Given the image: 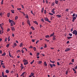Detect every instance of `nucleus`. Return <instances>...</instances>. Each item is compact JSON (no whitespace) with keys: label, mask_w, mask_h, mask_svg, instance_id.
<instances>
[{"label":"nucleus","mask_w":77,"mask_h":77,"mask_svg":"<svg viewBox=\"0 0 77 77\" xmlns=\"http://www.w3.org/2000/svg\"><path fill=\"white\" fill-rule=\"evenodd\" d=\"M73 35H75V36L77 37V31L76 30H74L72 32Z\"/></svg>","instance_id":"obj_1"},{"label":"nucleus","mask_w":77,"mask_h":77,"mask_svg":"<svg viewBox=\"0 0 77 77\" xmlns=\"http://www.w3.org/2000/svg\"><path fill=\"white\" fill-rule=\"evenodd\" d=\"M45 20L46 21H48V22H49V23H51V21H50L49 19H48V18L45 17Z\"/></svg>","instance_id":"obj_2"},{"label":"nucleus","mask_w":77,"mask_h":77,"mask_svg":"<svg viewBox=\"0 0 77 77\" xmlns=\"http://www.w3.org/2000/svg\"><path fill=\"white\" fill-rule=\"evenodd\" d=\"M71 50V49L69 48H66V49L65 50V51L66 52L67 51H69Z\"/></svg>","instance_id":"obj_3"},{"label":"nucleus","mask_w":77,"mask_h":77,"mask_svg":"<svg viewBox=\"0 0 77 77\" xmlns=\"http://www.w3.org/2000/svg\"><path fill=\"white\" fill-rule=\"evenodd\" d=\"M4 25V24L3 23H2V24H0V27H1L2 29V30H3V28H2V26Z\"/></svg>","instance_id":"obj_4"},{"label":"nucleus","mask_w":77,"mask_h":77,"mask_svg":"<svg viewBox=\"0 0 77 77\" xmlns=\"http://www.w3.org/2000/svg\"><path fill=\"white\" fill-rule=\"evenodd\" d=\"M56 35L53 36L52 39H53L54 41H55L56 39Z\"/></svg>","instance_id":"obj_5"},{"label":"nucleus","mask_w":77,"mask_h":77,"mask_svg":"<svg viewBox=\"0 0 77 77\" xmlns=\"http://www.w3.org/2000/svg\"><path fill=\"white\" fill-rule=\"evenodd\" d=\"M54 10H55V9L53 8L51 10L52 12V13H53V14H55V12H54Z\"/></svg>","instance_id":"obj_6"},{"label":"nucleus","mask_w":77,"mask_h":77,"mask_svg":"<svg viewBox=\"0 0 77 77\" xmlns=\"http://www.w3.org/2000/svg\"><path fill=\"white\" fill-rule=\"evenodd\" d=\"M27 23L28 24H29V26H30V21L29 20H27Z\"/></svg>","instance_id":"obj_7"},{"label":"nucleus","mask_w":77,"mask_h":77,"mask_svg":"<svg viewBox=\"0 0 77 77\" xmlns=\"http://www.w3.org/2000/svg\"><path fill=\"white\" fill-rule=\"evenodd\" d=\"M11 29L12 31H15V28H14V27H11Z\"/></svg>","instance_id":"obj_8"},{"label":"nucleus","mask_w":77,"mask_h":77,"mask_svg":"<svg viewBox=\"0 0 77 77\" xmlns=\"http://www.w3.org/2000/svg\"><path fill=\"white\" fill-rule=\"evenodd\" d=\"M44 65L45 66H47V64L46 61L44 62Z\"/></svg>","instance_id":"obj_9"},{"label":"nucleus","mask_w":77,"mask_h":77,"mask_svg":"<svg viewBox=\"0 0 77 77\" xmlns=\"http://www.w3.org/2000/svg\"><path fill=\"white\" fill-rule=\"evenodd\" d=\"M9 56L10 57L13 58V56L11 55V53H10V52L9 51Z\"/></svg>","instance_id":"obj_10"},{"label":"nucleus","mask_w":77,"mask_h":77,"mask_svg":"<svg viewBox=\"0 0 77 77\" xmlns=\"http://www.w3.org/2000/svg\"><path fill=\"white\" fill-rule=\"evenodd\" d=\"M5 72H6V73H9V71L8 69L6 70Z\"/></svg>","instance_id":"obj_11"},{"label":"nucleus","mask_w":77,"mask_h":77,"mask_svg":"<svg viewBox=\"0 0 77 77\" xmlns=\"http://www.w3.org/2000/svg\"><path fill=\"white\" fill-rule=\"evenodd\" d=\"M9 23H12V22L13 21L12 20H10V19H9Z\"/></svg>","instance_id":"obj_12"},{"label":"nucleus","mask_w":77,"mask_h":77,"mask_svg":"<svg viewBox=\"0 0 77 77\" xmlns=\"http://www.w3.org/2000/svg\"><path fill=\"white\" fill-rule=\"evenodd\" d=\"M54 33L53 32V34H51L50 35V37H51V36H54Z\"/></svg>","instance_id":"obj_13"},{"label":"nucleus","mask_w":77,"mask_h":77,"mask_svg":"<svg viewBox=\"0 0 77 77\" xmlns=\"http://www.w3.org/2000/svg\"><path fill=\"white\" fill-rule=\"evenodd\" d=\"M44 8H42L41 10L42 13H43V12H44Z\"/></svg>","instance_id":"obj_14"},{"label":"nucleus","mask_w":77,"mask_h":77,"mask_svg":"<svg viewBox=\"0 0 77 77\" xmlns=\"http://www.w3.org/2000/svg\"><path fill=\"white\" fill-rule=\"evenodd\" d=\"M27 64H28V62L24 63V65H27Z\"/></svg>","instance_id":"obj_15"},{"label":"nucleus","mask_w":77,"mask_h":77,"mask_svg":"<svg viewBox=\"0 0 77 77\" xmlns=\"http://www.w3.org/2000/svg\"><path fill=\"white\" fill-rule=\"evenodd\" d=\"M34 23L37 25H38V22L36 21H34Z\"/></svg>","instance_id":"obj_16"},{"label":"nucleus","mask_w":77,"mask_h":77,"mask_svg":"<svg viewBox=\"0 0 77 77\" xmlns=\"http://www.w3.org/2000/svg\"><path fill=\"white\" fill-rule=\"evenodd\" d=\"M58 2H59V1H57V0H55V3L56 4H58Z\"/></svg>","instance_id":"obj_17"},{"label":"nucleus","mask_w":77,"mask_h":77,"mask_svg":"<svg viewBox=\"0 0 77 77\" xmlns=\"http://www.w3.org/2000/svg\"><path fill=\"white\" fill-rule=\"evenodd\" d=\"M5 55H6V53L5 52H4L3 53V54H2V56H5Z\"/></svg>","instance_id":"obj_18"},{"label":"nucleus","mask_w":77,"mask_h":77,"mask_svg":"<svg viewBox=\"0 0 77 77\" xmlns=\"http://www.w3.org/2000/svg\"><path fill=\"white\" fill-rule=\"evenodd\" d=\"M30 75L31 76H33V75H34V73H31Z\"/></svg>","instance_id":"obj_19"},{"label":"nucleus","mask_w":77,"mask_h":77,"mask_svg":"<svg viewBox=\"0 0 77 77\" xmlns=\"http://www.w3.org/2000/svg\"><path fill=\"white\" fill-rule=\"evenodd\" d=\"M33 49L35 51H36V48L35 47H33Z\"/></svg>","instance_id":"obj_20"},{"label":"nucleus","mask_w":77,"mask_h":77,"mask_svg":"<svg viewBox=\"0 0 77 77\" xmlns=\"http://www.w3.org/2000/svg\"><path fill=\"white\" fill-rule=\"evenodd\" d=\"M3 33V31L2 30L0 31V34H2Z\"/></svg>","instance_id":"obj_21"},{"label":"nucleus","mask_w":77,"mask_h":77,"mask_svg":"<svg viewBox=\"0 0 77 77\" xmlns=\"http://www.w3.org/2000/svg\"><path fill=\"white\" fill-rule=\"evenodd\" d=\"M57 17L59 18H60L61 17V15L58 14L57 15Z\"/></svg>","instance_id":"obj_22"},{"label":"nucleus","mask_w":77,"mask_h":77,"mask_svg":"<svg viewBox=\"0 0 77 77\" xmlns=\"http://www.w3.org/2000/svg\"><path fill=\"white\" fill-rule=\"evenodd\" d=\"M31 28L32 29V30H35V28L33 27V26H31Z\"/></svg>","instance_id":"obj_23"},{"label":"nucleus","mask_w":77,"mask_h":77,"mask_svg":"<svg viewBox=\"0 0 77 77\" xmlns=\"http://www.w3.org/2000/svg\"><path fill=\"white\" fill-rule=\"evenodd\" d=\"M25 72H23V73H22V74L20 75L21 77L24 75V74H25Z\"/></svg>","instance_id":"obj_24"},{"label":"nucleus","mask_w":77,"mask_h":77,"mask_svg":"<svg viewBox=\"0 0 77 77\" xmlns=\"http://www.w3.org/2000/svg\"><path fill=\"white\" fill-rule=\"evenodd\" d=\"M2 76L3 77H5V75H4V72H2Z\"/></svg>","instance_id":"obj_25"},{"label":"nucleus","mask_w":77,"mask_h":77,"mask_svg":"<svg viewBox=\"0 0 77 77\" xmlns=\"http://www.w3.org/2000/svg\"><path fill=\"white\" fill-rule=\"evenodd\" d=\"M42 61H39L38 63V64H41V63H42Z\"/></svg>","instance_id":"obj_26"},{"label":"nucleus","mask_w":77,"mask_h":77,"mask_svg":"<svg viewBox=\"0 0 77 77\" xmlns=\"http://www.w3.org/2000/svg\"><path fill=\"white\" fill-rule=\"evenodd\" d=\"M50 66H51V68H53V64H50Z\"/></svg>","instance_id":"obj_27"},{"label":"nucleus","mask_w":77,"mask_h":77,"mask_svg":"<svg viewBox=\"0 0 77 77\" xmlns=\"http://www.w3.org/2000/svg\"><path fill=\"white\" fill-rule=\"evenodd\" d=\"M72 18L73 20H75L76 19V17H73Z\"/></svg>","instance_id":"obj_28"},{"label":"nucleus","mask_w":77,"mask_h":77,"mask_svg":"<svg viewBox=\"0 0 77 77\" xmlns=\"http://www.w3.org/2000/svg\"><path fill=\"white\" fill-rule=\"evenodd\" d=\"M72 38V37H68L67 38H68V39H71V38Z\"/></svg>","instance_id":"obj_29"},{"label":"nucleus","mask_w":77,"mask_h":77,"mask_svg":"<svg viewBox=\"0 0 77 77\" xmlns=\"http://www.w3.org/2000/svg\"><path fill=\"white\" fill-rule=\"evenodd\" d=\"M9 16H10V13H8L7 14V17H9Z\"/></svg>","instance_id":"obj_30"},{"label":"nucleus","mask_w":77,"mask_h":77,"mask_svg":"<svg viewBox=\"0 0 77 77\" xmlns=\"http://www.w3.org/2000/svg\"><path fill=\"white\" fill-rule=\"evenodd\" d=\"M50 62H51L52 63H55V61H52L51 60H50Z\"/></svg>","instance_id":"obj_31"},{"label":"nucleus","mask_w":77,"mask_h":77,"mask_svg":"<svg viewBox=\"0 0 77 77\" xmlns=\"http://www.w3.org/2000/svg\"><path fill=\"white\" fill-rule=\"evenodd\" d=\"M22 46H23V43H21L20 44V47H22Z\"/></svg>","instance_id":"obj_32"},{"label":"nucleus","mask_w":77,"mask_h":77,"mask_svg":"<svg viewBox=\"0 0 77 77\" xmlns=\"http://www.w3.org/2000/svg\"><path fill=\"white\" fill-rule=\"evenodd\" d=\"M14 45L15 46V47H17V44H16V43L15 42L14 44Z\"/></svg>","instance_id":"obj_33"},{"label":"nucleus","mask_w":77,"mask_h":77,"mask_svg":"<svg viewBox=\"0 0 77 77\" xmlns=\"http://www.w3.org/2000/svg\"><path fill=\"white\" fill-rule=\"evenodd\" d=\"M69 35L70 36H72V34L71 33H69Z\"/></svg>","instance_id":"obj_34"},{"label":"nucleus","mask_w":77,"mask_h":77,"mask_svg":"<svg viewBox=\"0 0 77 77\" xmlns=\"http://www.w3.org/2000/svg\"><path fill=\"white\" fill-rule=\"evenodd\" d=\"M20 68H24V66H23V65L22 64H21V66H20Z\"/></svg>","instance_id":"obj_35"},{"label":"nucleus","mask_w":77,"mask_h":77,"mask_svg":"<svg viewBox=\"0 0 77 77\" xmlns=\"http://www.w3.org/2000/svg\"><path fill=\"white\" fill-rule=\"evenodd\" d=\"M34 60H33L30 63L31 64H32L34 62Z\"/></svg>","instance_id":"obj_36"},{"label":"nucleus","mask_w":77,"mask_h":77,"mask_svg":"<svg viewBox=\"0 0 77 77\" xmlns=\"http://www.w3.org/2000/svg\"><path fill=\"white\" fill-rule=\"evenodd\" d=\"M23 61L24 62H26L27 61V60L24 59L23 60Z\"/></svg>","instance_id":"obj_37"},{"label":"nucleus","mask_w":77,"mask_h":77,"mask_svg":"<svg viewBox=\"0 0 77 77\" xmlns=\"http://www.w3.org/2000/svg\"><path fill=\"white\" fill-rule=\"evenodd\" d=\"M11 11L12 13V14H14V10H11Z\"/></svg>","instance_id":"obj_38"},{"label":"nucleus","mask_w":77,"mask_h":77,"mask_svg":"<svg viewBox=\"0 0 77 77\" xmlns=\"http://www.w3.org/2000/svg\"><path fill=\"white\" fill-rule=\"evenodd\" d=\"M49 15H51V16L53 15V14L51 13H49Z\"/></svg>","instance_id":"obj_39"},{"label":"nucleus","mask_w":77,"mask_h":77,"mask_svg":"<svg viewBox=\"0 0 77 77\" xmlns=\"http://www.w3.org/2000/svg\"><path fill=\"white\" fill-rule=\"evenodd\" d=\"M11 40L10 39V36L8 37V41H9Z\"/></svg>","instance_id":"obj_40"},{"label":"nucleus","mask_w":77,"mask_h":77,"mask_svg":"<svg viewBox=\"0 0 77 77\" xmlns=\"http://www.w3.org/2000/svg\"><path fill=\"white\" fill-rule=\"evenodd\" d=\"M23 49H25V50L26 51H27V49H26V48H23Z\"/></svg>","instance_id":"obj_41"},{"label":"nucleus","mask_w":77,"mask_h":77,"mask_svg":"<svg viewBox=\"0 0 77 77\" xmlns=\"http://www.w3.org/2000/svg\"><path fill=\"white\" fill-rule=\"evenodd\" d=\"M17 10L18 11H20V10H21V8H17Z\"/></svg>","instance_id":"obj_42"},{"label":"nucleus","mask_w":77,"mask_h":77,"mask_svg":"<svg viewBox=\"0 0 77 77\" xmlns=\"http://www.w3.org/2000/svg\"><path fill=\"white\" fill-rule=\"evenodd\" d=\"M75 14L74 13L72 15V17H75Z\"/></svg>","instance_id":"obj_43"},{"label":"nucleus","mask_w":77,"mask_h":77,"mask_svg":"<svg viewBox=\"0 0 77 77\" xmlns=\"http://www.w3.org/2000/svg\"><path fill=\"white\" fill-rule=\"evenodd\" d=\"M12 23H13V24H14V25H15V22H14L13 21V22H12Z\"/></svg>","instance_id":"obj_44"},{"label":"nucleus","mask_w":77,"mask_h":77,"mask_svg":"<svg viewBox=\"0 0 77 77\" xmlns=\"http://www.w3.org/2000/svg\"><path fill=\"white\" fill-rule=\"evenodd\" d=\"M54 3L53 2L52 3L51 6H54Z\"/></svg>","instance_id":"obj_45"},{"label":"nucleus","mask_w":77,"mask_h":77,"mask_svg":"<svg viewBox=\"0 0 77 77\" xmlns=\"http://www.w3.org/2000/svg\"><path fill=\"white\" fill-rule=\"evenodd\" d=\"M47 13V11H46V10H44V14H46Z\"/></svg>","instance_id":"obj_46"},{"label":"nucleus","mask_w":77,"mask_h":77,"mask_svg":"<svg viewBox=\"0 0 77 77\" xmlns=\"http://www.w3.org/2000/svg\"><path fill=\"white\" fill-rule=\"evenodd\" d=\"M45 47H44V48H47V45L46 44H45Z\"/></svg>","instance_id":"obj_47"},{"label":"nucleus","mask_w":77,"mask_h":77,"mask_svg":"<svg viewBox=\"0 0 77 77\" xmlns=\"http://www.w3.org/2000/svg\"><path fill=\"white\" fill-rule=\"evenodd\" d=\"M57 65L58 66H59V65H60V63H59V62H57Z\"/></svg>","instance_id":"obj_48"},{"label":"nucleus","mask_w":77,"mask_h":77,"mask_svg":"<svg viewBox=\"0 0 77 77\" xmlns=\"http://www.w3.org/2000/svg\"><path fill=\"white\" fill-rule=\"evenodd\" d=\"M74 68L75 69H77V65L76 66H75Z\"/></svg>","instance_id":"obj_49"},{"label":"nucleus","mask_w":77,"mask_h":77,"mask_svg":"<svg viewBox=\"0 0 77 77\" xmlns=\"http://www.w3.org/2000/svg\"><path fill=\"white\" fill-rule=\"evenodd\" d=\"M39 53H38L37 54V56H38L39 55Z\"/></svg>","instance_id":"obj_50"},{"label":"nucleus","mask_w":77,"mask_h":77,"mask_svg":"<svg viewBox=\"0 0 77 77\" xmlns=\"http://www.w3.org/2000/svg\"><path fill=\"white\" fill-rule=\"evenodd\" d=\"M18 19V17L17 16H16L15 17V20H17Z\"/></svg>","instance_id":"obj_51"},{"label":"nucleus","mask_w":77,"mask_h":77,"mask_svg":"<svg viewBox=\"0 0 77 77\" xmlns=\"http://www.w3.org/2000/svg\"><path fill=\"white\" fill-rule=\"evenodd\" d=\"M49 36V35H47L46 36H45V37L46 38H48Z\"/></svg>","instance_id":"obj_52"},{"label":"nucleus","mask_w":77,"mask_h":77,"mask_svg":"<svg viewBox=\"0 0 77 77\" xmlns=\"http://www.w3.org/2000/svg\"><path fill=\"white\" fill-rule=\"evenodd\" d=\"M72 62H74V59H72Z\"/></svg>","instance_id":"obj_53"},{"label":"nucleus","mask_w":77,"mask_h":77,"mask_svg":"<svg viewBox=\"0 0 77 77\" xmlns=\"http://www.w3.org/2000/svg\"><path fill=\"white\" fill-rule=\"evenodd\" d=\"M35 39H32V41L33 42H35Z\"/></svg>","instance_id":"obj_54"},{"label":"nucleus","mask_w":77,"mask_h":77,"mask_svg":"<svg viewBox=\"0 0 77 77\" xmlns=\"http://www.w3.org/2000/svg\"><path fill=\"white\" fill-rule=\"evenodd\" d=\"M31 13L32 14H33V11H31Z\"/></svg>","instance_id":"obj_55"},{"label":"nucleus","mask_w":77,"mask_h":77,"mask_svg":"<svg viewBox=\"0 0 77 77\" xmlns=\"http://www.w3.org/2000/svg\"><path fill=\"white\" fill-rule=\"evenodd\" d=\"M21 6H22V8H23V9H24V6H23V5H21Z\"/></svg>","instance_id":"obj_56"},{"label":"nucleus","mask_w":77,"mask_h":77,"mask_svg":"<svg viewBox=\"0 0 77 77\" xmlns=\"http://www.w3.org/2000/svg\"><path fill=\"white\" fill-rule=\"evenodd\" d=\"M9 46V44L7 45L6 46V47H8Z\"/></svg>","instance_id":"obj_57"},{"label":"nucleus","mask_w":77,"mask_h":77,"mask_svg":"<svg viewBox=\"0 0 77 77\" xmlns=\"http://www.w3.org/2000/svg\"><path fill=\"white\" fill-rule=\"evenodd\" d=\"M68 71H66V75H68Z\"/></svg>","instance_id":"obj_58"},{"label":"nucleus","mask_w":77,"mask_h":77,"mask_svg":"<svg viewBox=\"0 0 77 77\" xmlns=\"http://www.w3.org/2000/svg\"><path fill=\"white\" fill-rule=\"evenodd\" d=\"M9 31H10V29L9 28H8L7 29V32H9Z\"/></svg>","instance_id":"obj_59"},{"label":"nucleus","mask_w":77,"mask_h":77,"mask_svg":"<svg viewBox=\"0 0 77 77\" xmlns=\"http://www.w3.org/2000/svg\"><path fill=\"white\" fill-rule=\"evenodd\" d=\"M5 42H6L7 41V38H6L5 39Z\"/></svg>","instance_id":"obj_60"},{"label":"nucleus","mask_w":77,"mask_h":77,"mask_svg":"<svg viewBox=\"0 0 77 77\" xmlns=\"http://www.w3.org/2000/svg\"><path fill=\"white\" fill-rule=\"evenodd\" d=\"M2 15H3V14H2V13H1V14H0V16L2 17Z\"/></svg>","instance_id":"obj_61"},{"label":"nucleus","mask_w":77,"mask_h":77,"mask_svg":"<svg viewBox=\"0 0 77 77\" xmlns=\"http://www.w3.org/2000/svg\"><path fill=\"white\" fill-rule=\"evenodd\" d=\"M39 41V40H38L36 42V44H38V42Z\"/></svg>","instance_id":"obj_62"},{"label":"nucleus","mask_w":77,"mask_h":77,"mask_svg":"<svg viewBox=\"0 0 77 77\" xmlns=\"http://www.w3.org/2000/svg\"><path fill=\"white\" fill-rule=\"evenodd\" d=\"M52 66H55L56 65H55V64H52Z\"/></svg>","instance_id":"obj_63"},{"label":"nucleus","mask_w":77,"mask_h":77,"mask_svg":"<svg viewBox=\"0 0 77 77\" xmlns=\"http://www.w3.org/2000/svg\"><path fill=\"white\" fill-rule=\"evenodd\" d=\"M11 26H13V24L12 23H11Z\"/></svg>","instance_id":"obj_64"}]
</instances>
